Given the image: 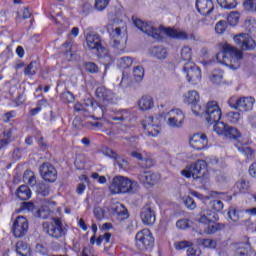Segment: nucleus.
<instances>
[{
  "label": "nucleus",
  "mask_w": 256,
  "mask_h": 256,
  "mask_svg": "<svg viewBox=\"0 0 256 256\" xmlns=\"http://www.w3.org/2000/svg\"><path fill=\"white\" fill-rule=\"evenodd\" d=\"M186 253L188 256H199L201 255V250L195 248L192 243L190 247L187 248Z\"/></svg>",
  "instance_id": "obj_58"
},
{
  "label": "nucleus",
  "mask_w": 256,
  "mask_h": 256,
  "mask_svg": "<svg viewBox=\"0 0 256 256\" xmlns=\"http://www.w3.org/2000/svg\"><path fill=\"white\" fill-rule=\"evenodd\" d=\"M183 71L186 74L188 83H192L193 85H196V83H201V68L196 66L195 63H184Z\"/></svg>",
  "instance_id": "obj_10"
},
{
  "label": "nucleus",
  "mask_w": 256,
  "mask_h": 256,
  "mask_svg": "<svg viewBox=\"0 0 256 256\" xmlns=\"http://www.w3.org/2000/svg\"><path fill=\"white\" fill-rule=\"evenodd\" d=\"M14 117H15V111H9L3 115L2 119L4 123H9V121L14 119Z\"/></svg>",
  "instance_id": "obj_64"
},
{
  "label": "nucleus",
  "mask_w": 256,
  "mask_h": 256,
  "mask_svg": "<svg viewBox=\"0 0 256 256\" xmlns=\"http://www.w3.org/2000/svg\"><path fill=\"white\" fill-rule=\"evenodd\" d=\"M136 81H141L145 77V69L142 66H136L133 70Z\"/></svg>",
  "instance_id": "obj_47"
},
{
  "label": "nucleus",
  "mask_w": 256,
  "mask_h": 256,
  "mask_svg": "<svg viewBox=\"0 0 256 256\" xmlns=\"http://www.w3.org/2000/svg\"><path fill=\"white\" fill-rule=\"evenodd\" d=\"M193 173V179H205L207 175V162L205 160H198L190 165Z\"/></svg>",
  "instance_id": "obj_20"
},
{
  "label": "nucleus",
  "mask_w": 256,
  "mask_h": 256,
  "mask_svg": "<svg viewBox=\"0 0 256 256\" xmlns=\"http://www.w3.org/2000/svg\"><path fill=\"white\" fill-rule=\"evenodd\" d=\"M196 9L200 15L207 16L213 13L215 6L211 0H196Z\"/></svg>",
  "instance_id": "obj_22"
},
{
  "label": "nucleus",
  "mask_w": 256,
  "mask_h": 256,
  "mask_svg": "<svg viewBox=\"0 0 256 256\" xmlns=\"http://www.w3.org/2000/svg\"><path fill=\"white\" fill-rule=\"evenodd\" d=\"M244 27L248 30V33H255L256 21L255 19H248L244 23Z\"/></svg>",
  "instance_id": "obj_53"
},
{
  "label": "nucleus",
  "mask_w": 256,
  "mask_h": 256,
  "mask_svg": "<svg viewBox=\"0 0 256 256\" xmlns=\"http://www.w3.org/2000/svg\"><path fill=\"white\" fill-rule=\"evenodd\" d=\"M139 179L144 185H155L159 181V175L153 172H143L139 175Z\"/></svg>",
  "instance_id": "obj_26"
},
{
  "label": "nucleus",
  "mask_w": 256,
  "mask_h": 256,
  "mask_svg": "<svg viewBox=\"0 0 256 256\" xmlns=\"http://www.w3.org/2000/svg\"><path fill=\"white\" fill-rule=\"evenodd\" d=\"M86 43L88 49L96 50V51H103L105 49L101 44V36L95 33H88L86 36Z\"/></svg>",
  "instance_id": "obj_21"
},
{
  "label": "nucleus",
  "mask_w": 256,
  "mask_h": 256,
  "mask_svg": "<svg viewBox=\"0 0 256 256\" xmlns=\"http://www.w3.org/2000/svg\"><path fill=\"white\" fill-rule=\"evenodd\" d=\"M139 185L136 181H133L124 176H115L112 179V183L109 187L112 195H119L121 193H135Z\"/></svg>",
  "instance_id": "obj_2"
},
{
  "label": "nucleus",
  "mask_w": 256,
  "mask_h": 256,
  "mask_svg": "<svg viewBox=\"0 0 256 256\" xmlns=\"http://www.w3.org/2000/svg\"><path fill=\"white\" fill-rule=\"evenodd\" d=\"M17 197L21 201H27L28 199H31V189H29V186L21 185L17 189Z\"/></svg>",
  "instance_id": "obj_32"
},
{
  "label": "nucleus",
  "mask_w": 256,
  "mask_h": 256,
  "mask_svg": "<svg viewBox=\"0 0 256 256\" xmlns=\"http://www.w3.org/2000/svg\"><path fill=\"white\" fill-rule=\"evenodd\" d=\"M93 213L98 221H102V219L105 218V210H103L101 207H95Z\"/></svg>",
  "instance_id": "obj_57"
},
{
  "label": "nucleus",
  "mask_w": 256,
  "mask_h": 256,
  "mask_svg": "<svg viewBox=\"0 0 256 256\" xmlns=\"http://www.w3.org/2000/svg\"><path fill=\"white\" fill-rule=\"evenodd\" d=\"M216 213L211 212V210H207L204 214H201L200 217L197 219L198 223H201L202 225H208L211 223V221H217V218L215 217Z\"/></svg>",
  "instance_id": "obj_28"
},
{
  "label": "nucleus",
  "mask_w": 256,
  "mask_h": 256,
  "mask_svg": "<svg viewBox=\"0 0 256 256\" xmlns=\"http://www.w3.org/2000/svg\"><path fill=\"white\" fill-rule=\"evenodd\" d=\"M227 29V21L220 20L215 26V31L218 35H223Z\"/></svg>",
  "instance_id": "obj_51"
},
{
  "label": "nucleus",
  "mask_w": 256,
  "mask_h": 256,
  "mask_svg": "<svg viewBox=\"0 0 256 256\" xmlns=\"http://www.w3.org/2000/svg\"><path fill=\"white\" fill-rule=\"evenodd\" d=\"M234 189L235 191H237V193H242V194L249 193V189H251L249 180L241 179L237 181L234 185Z\"/></svg>",
  "instance_id": "obj_31"
},
{
  "label": "nucleus",
  "mask_w": 256,
  "mask_h": 256,
  "mask_svg": "<svg viewBox=\"0 0 256 256\" xmlns=\"http://www.w3.org/2000/svg\"><path fill=\"white\" fill-rule=\"evenodd\" d=\"M190 145L192 149L201 151L202 149H205L207 145H209V139L207 138V135L203 133H196L191 137Z\"/></svg>",
  "instance_id": "obj_18"
},
{
  "label": "nucleus",
  "mask_w": 256,
  "mask_h": 256,
  "mask_svg": "<svg viewBox=\"0 0 256 256\" xmlns=\"http://www.w3.org/2000/svg\"><path fill=\"white\" fill-rule=\"evenodd\" d=\"M214 221H211L205 228H204V233L207 235H213L217 233V231H221V229H225V224L221 223H216Z\"/></svg>",
  "instance_id": "obj_29"
},
{
  "label": "nucleus",
  "mask_w": 256,
  "mask_h": 256,
  "mask_svg": "<svg viewBox=\"0 0 256 256\" xmlns=\"http://www.w3.org/2000/svg\"><path fill=\"white\" fill-rule=\"evenodd\" d=\"M21 209L23 211H35V204L33 202H23Z\"/></svg>",
  "instance_id": "obj_63"
},
{
  "label": "nucleus",
  "mask_w": 256,
  "mask_h": 256,
  "mask_svg": "<svg viewBox=\"0 0 256 256\" xmlns=\"http://www.w3.org/2000/svg\"><path fill=\"white\" fill-rule=\"evenodd\" d=\"M109 109L108 114L104 113L106 117H109L112 121L117 123H124V121L129 120L131 117V110L129 109H112L109 105H106Z\"/></svg>",
  "instance_id": "obj_15"
},
{
  "label": "nucleus",
  "mask_w": 256,
  "mask_h": 256,
  "mask_svg": "<svg viewBox=\"0 0 256 256\" xmlns=\"http://www.w3.org/2000/svg\"><path fill=\"white\" fill-rule=\"evenodd\" d=\"M199 245L202 247H208L209 249H217V242L209 238H200L198 240Z\"/></svg>",
  "instance_id": "obj_41"
},
{
  "label": "nucleus",
  "mask_w": 256,
  "mask_h": 256,
  "mask_svg": "<svg viewBox=\"0 0 256 256\" xmlns=\"http://www.w3.org/2000/svg\"><path fill=\"white\" fill-rule=\"evenodd\" d=\"M43 229L52 239H65L67 231H69L60 218H53L51 223H43Z\"/></svg>",
  "instance_id": "obj_4"
},
{
  "label": "nucleus",
  "mask_w": 256,
  "mask_h": 256,
  "mask_svg": "<svg viewBox=\"0 0 256 256\" xmlns=\"http://www.w3.org/2000/svg\"><path fill=\"white\" fill-rule=\"evenodd\" d=\"M3 137L0 139V151L1 149H5L9 143H11V137H13V129L9 128L3 131Z\"/></svg>",
  "instance_id": "obj_35"
},
{
  "label": "nucleus",
  "mask_w": 256,
  "mask_h": 256,
  "mask_svg": "<svg viewBox=\"0 0 256 256\" xmlns=\"http://www.w3.org/2000/svg\"><path fill=\"white\" fill-rule=\"evenodd\" d=\"M15 251L17 253V255L20 256H31V245H29V243L23 241V240H19L16 244H15Z\"/></svg>",
  "instance_id": "obj_25"
},
{
  "label": "nucleus",
  "mask_w": 256,
  "mask_h": 256,
  "mask_svg": "<svg viewBox=\"0 0 256 256\" xmlns=\"http://www.w3.org/2000/svg\"><path fill=\"white\" fill-rule=\"evenodd\" d=\"M113 216L116 217L117 221H125V219H129V212L122 204H117L112 208Z\"/></svg>",
  "instance_id": "obj_27"
},
{
  "label": "nucleus",
  "mask_w": 256,
  "mask_h": 256,
  "mask_svg": "<svg viewBox=\"0 0 256 256\" xmlns=\"http://www.w3.org/2000/svg\"><path fill=\"white\" fill-rule=\"evenodd\" d=\"M144 133L148 137H157L159 135V128L153 124H146L145 121L142 123Z\"/></svg>",
  "instance_id": "obj_34"
},
{
  "label": "nucleus",
  "mask_w": 256,
  "mask_h": 256,
  "mask_svg": "<svg viewBox=\"0 0 256 256\" xmlns=\"http://www.w3.org/2000/svg\"><path fill=\"white\" fill-rule=\"evenodd\" d=\"M210 81L214 83V85H220L221 81H223V74H212Z\"/></svg>",
  "instance_id": "obj_60"
},
{
  "label": "nucleus",
  "mask_w": 256,
  "mask_h": 256,
  "mask_svg": "<svg viewBox=\"0 0 256 256\" xmlns=\"http://www.w3.org/2000/svg\"><path fill=\"white\" fill-rule=\"evenodd\" d=\"M138 105L141 111H149L154 107L153 98L151 96H142V98L139 100Z\"/></svg>",
  "instance_id": "obj_30"
},
{
  "label": "nucleus",
  "mask_w": 256,
  "mask_h": 256,
  "mask_svg": "<svg viewBox=\"0 0 256 256\" xmlns=\"http://www.w3.org/2000/svg\"><path fill=\"white\" fill-rule=\"evenodd\" d=\"M105 27L110 37V47L116 49L117 51H123V49H125V44L123 42V37H125V34H123L121 27H117L112 23L107 24Z\"/></svg>",
  "instance_id": "obj_6"
},
{
  "label": "nucleus",
  "mask_w": 256,
  "mask_h": 256,
  "mask_svg": "<svg viewBox=\"0 0 256 256\" xmlns=\"http://www.w3.org/2000/svg\"><path fill=\"white\" fill-rule=\"evenodd\" d=\"M36 253L45 256L49 254V249L43 244H36Z\"/></svg>",
  "instance_id": "obj_59"
},
{
  "label": "nucleus",
  "mask_w": 256,
  "mask_h": 256,
  "mask_svg": "<svg viewBox=\"0 0 256 256\" xmlns=\"http://www.w3.org/2000/svg\"><path fill=\"white\" fill-rule=\"evenodd\" d=\"M193 57V50L189 46H184L181 50V59L186 61V63H192L191 59Z\"/></svg>",
  "instance_id": "obj_39"
},
{
  "label": "nucleus",
  "mask_w": 256,
  "mask_h": 256,
  "mask_svg": "<svg viewBox=\"0 0 256 256\" xmlns=\"http://www.w3.org/2000/svg\"><path fill=\"white\" fill-rule=\"evenodd\" d=\"M227 22L232 26L239 23V12H231L227 17Z\"/></svg>",
  "instance_id": "obj_54"
},
{
  "label": "nucleus",
  "mask_w": 256,
  "mask_h": 256,
  "mask_svg": "<svg viewBox=\"0 0 256 256\" xmlns=\"http://www.w3.org/2000/svg\"><path fill=\"white\" fill-rule=\"evenodd\" d=\"M82 105L84 109H87V107H92V109L95 111V115H98L99 117H103L106 114H109V108L107 105H101L97 101H94L93 98H87L82 102Z\"/></svg>",
  "instance_id": "obj_17"
},
{
  "label": "nucleus",
  "mask_w": 256,
  "mask_h": 256,
  "mask_svg": "<svg viewBox=\"0 0 256 256\" xmlns=\"http://www.w3.org/2000/svg\"><path fill=\"white\" fill-rule=\"evenodd\" d=\"M131 65H133V58L125 56L119 59V67H121V69H129Z\"/></svg>",
  "instance_id": "obj_44"
},
{
  "label": "nucleus",
  "mask_w": 256,
  "mask_h": 256,
  "mask_svg": "<svg viewBox=\"0 0 256 256\" xmlns=\"http://www.w3.org/2000/svg\"><path fill=\"white\" fill-rule=\"evenodd\" d=\"M39 173L42 179L48 183H55L57 181V169L49 162H44L39 167Z\"/></svg>",
  "instance_id": "obj_14"
},
{
  "label": "nucleus",
  "mask_w": 256,
  "mask_h": 256,
  "mask_svg": "<svg viewBox=\"0 0 256 256\" xmlns=\"http://www.w3.org/2000/svg\"><path fill=\"white\" fill-rule=\"evenodd\" d=\"M243 7L246 11H250L251 13H255L256 11V0H245L243 3Z\"/></svg>",
  "instance_id": "obj_52"
},
{
  "label": "nucleus",
  "mask_w": 256,
  "mask_h": 256,
  "mask_svg": "<svg viewBox=\"0 0 256 256\" xmlns=\"http://www.w3.org/2000/svg\"><path fill=\"white\" fill-rule=\"evenodd\" d=\"M228 105L232 109H238V111H252L253 105H255V98L242 97L237 100H235V98H230L228 100Z\"/></svg>",
  "instance_id": "obj_12"
},
{
  "label": "nucleus",
  "mask_w": 256,
  "mask_h": 256,
  "mask_svg": "<svg viewBox=\"0 0 256 256\" xmlns=\"http://www.w3.org/2000/svg\"><path fill=\"white\" fill-rule=\"evenodd\" d=\"M228 217L231 221L237 222L239 220V212L237 209H230L228 211Z\"/></svg>",
  "instance_id": "obj_61"
},
{
  "label": "nucleus",
  "mask_w": 256,
  "mask_h": 256,
  "mask_svg": "<svg viewBox=\"0 0 256 256\" xmlns=\"http://www.w3.org/2000/svg\"><path fill=\"white\" fill-rule=\"evenodd\" d=\"M24 75L26 77H33L37 75V61L30 62L24 69Z\"/></svg>",
  "instance_id": "obj_38"
},
{
  "label": "nucleus",
  "mask_w": 256,
  "mask_h": 256,
  "mask_svg": "<svg viewBox=\"0 0 256 256\" xmlns=\"http://www.w3.org/2000/svg\"><path fill=\"white\" fill-rule=\"evenodd\" d=\"M177 229H181L182 231H185V229H190L191 224H189V220L187 219H180L176 222Z\"/></svg>",
  "instance_id": "obj_55"
},
{
  "label": "nucleus",
  "mask_w": 256,
  "mask_h": 256,
  "mask_svg": "<svg viewBox=\"0 0 256 256\" xmlns=\"http://www.w3.org/2000/svg\"><path fill=\"white\" fill-rule=\"evenodd\" d=\"M131 157H133L134 159H137L138 161H142L141 163V167H151L153 165V161H151V159L149 158H143V154L137 152V151H133L131 152Z\"/></svg>",
  "instance_id": "obj_37"
},
{
  "label": "nucleus",
  "mask_w": 256,
  "mask_h": 256,
  "mask_svg": "<svg viewBox=\"0 0 256 256\" xmlns=\"http://www.w3.org/2000/svg\"><path fill=\"white\" fill-rule=\"evenodd\" d=\"M151 55L156 59H167L168 52L163 46H154L151 49Z\"/></svg>",
  "instance_id": "obj_33"
},
{
  "label": "nucleus",
  "mask_w": 256,
  "mask_h": 256,
  "mask_svg": "<svg viewBox=\"0 0 256 256\" xmlns=\"http://www.w3.org/2000/svg\"><path fill=\"white\" fill-rule=\"evenodd\" d=\"M235 43L240 45L243 51H249L251 49H255L256 43L253 38H251L248 34H239L234 37Z\"/></svg>",
  "instance_id": "obj_19"
},
{
  "label": "nucleus",
  "mask_w": 256,
  "mask_h": 256,
  "mask_svg": "<svg viewBox=\"0 0 256 256\" xmlns=\"http://www.w3.org/2000/svg\"><path fill=\"white\" fill-rule=\"evenodd\" d=\"M36 193L37 195H41V197H49V193H51V187L49 184L41 182L36 185Z\"/></svg>",
  "instance_id": "obj_36"
},
{
  "label": "nucleus",
  "mask_w": 256,
  "mask_h": 256,
  "mask_svg": "<svg viewBox=\"0 0 256 256\" xmlns=\"http://www.w3.org/2000/svg\"><path fill=\"white\" fill-rule=\"evenodd\" d=\"M111 0H95L94 7L97 11H105Z\"/></svg>",
  "instance_id": "obj_48"
},
{
  "label": "nucleus",
  "mask_w": 256,
  "mask_h": 256,
  "mask_svg": "<svg viewBox=\"0 0 256 256\" xmlns=\"http://www.w3.org/2000/svg\"><path fill=\"white\" fill-rule=\"evenodd\" d=\"M114 62H115V60L113 59V57H111V55L104 56L103 65H105V69H109L113 65Z\"/></svg>",
  "instance_id": "obj_62"
},
{
  "label": "nucleus",
  "mask_w": 256,
  "mask_h": 256,
  "mask_svg": "<svg viewBox=\"0 0 256 256\" xmlns=\"http://www.w3.org/2000/svg\"><path fill=\"white\" fill-rule=\"evenodd\" d=\"M200 115L206 119L208 125H219V123H222L220 122L222 112L217 101L208 102L206 107H202Z\"/></svg>",
  "instance_id": "obj_5"
},
{
  "label": "nucleus",
  "mask_w": 256,
  "mask_h": 256,
  "mask_svg": "<svg viewBox=\"0 0 256 256\" xmlns=\"http://www.w3.org/2000/svg\"><path fill=\"white\" fill-rule=\"evenodd\" d=\"M236 255L239 256H251L253 255V248L251 247V242L249 238H244L243 242H239L236 245Z\"/></svg>",
  "instance_id": "obj_24"
},
{
  "label": "nucleus",
  "mask_w": 256,
  "mask_h": 256,
  "mask_svg": "<svg viewBox=\"0 0 256 256\" xmlns=\"http://www.w3.org/2000/svg\"><path fill=\"white\" fill-rule=\"evenodd\" d=\"M216 59L218 63H222V65L237 63L243 59V52L229 44H225L222 48V51L216 55Z\"/></svg>",
  "instance_id": "obj_3"
},
{
  "label": "nucleus",
  "mask_w": 256,
  "mask_h": 256,
  "mask_svg": "<svg viewBox=\"0 0 256 256\" xmlns=\"http://www.w3.org/2000/svg\"><path fill=\"white\" fill-rule=\"evenodd\" d=\"M209 207L212 211L219 213V211H223V201L221 200H212L209 202Z\"/></svg>",
  "instance_id": "obj_45"
},
{
  "label": "nucleus",
  "mask_w": 256,
  "mask_h": 256,
  "mask_svg": "<svg viewBox=\"0 0 256 256\" xmlns=\"http://www.w3.org/2000/svg\"><path fill=\"white\" fill-rule=\"evenodd\" d=\"M213 130L217 135H224L227 139H239L241 138V132L233 127L225 124L224 122H220L217 125H214Z\"/></svg>",
  "instance_id": "obj_11"
},
{
  "label": "nucleus",
  "mask_w": 256,
  "mask_h": 256,
  "mask_svg": "<svg viewBox=\"0 0 256 256\" xmlns=\"http://www.w3.org/2000/svg\"><path fill=\"white\" fill-rule=\"evenodd\" d=\"M102 153L106 157L114 159V165H118L119 169H122L123 171L129 169V162L125 158L119 156L113 149L106 147L102 150Z\"/></svg>",
  "instance_id": "obj_16"
},
{
  "label": "nucleus",
  "mask_w": 256,
  "mask_h": 256,
  "mask_svg": "<svg viewBox=\"0 0 256 256\" xmlns=\"http://www.w3.org/2000/svg\"><path fill=\"white\" fill-rule=\"evenodd\" d=\"M60 99L63 103H73L75 101V95L71 91H65L60 95Z\"/></svg>",
  "instance_id": "obj_46"
},
{
  "label": "nucleus",
  "mask_w": 256,
  "mask_h": 256,
  "mask_svg": "<svg viewBox=\"0 0 256 256\" xmlns=\"http://www.w3.org/2000/svg\"><path fill=\"white\" fill-rule=\"evenodd\" d=\"M96 97L97 99H100L103 104L100 105H117L119 103V96L113 92V90L105 87L100 86L96 89Z\"/></svg>",
  "instance_id": "obj_8"
},
{
  "label": "nucleus",
  "mask_w": 256,
  "mask_h": 256,
  "mask_svg": "<svg viewBox=\"0 0 256 256\" xmlns=\"http://www.w3.org/2000/svg\"><path fill=\"white\" fill-rule=\"evenodd\" d=\"M217 3L222 7V9L230 10L237 7V0H217Z\"/></svg>",
  "instance_id": "obj_40"
},
{
  "label": "nucleus",
  "mask_w": 256,
  "mask_h": 256,
  "mask_svg": "<svg viewBox=\"0 0 256 256\" xmlns=\"http://www.w3.org/2000/svg\"><path fill=\"white\" fill-rule=\"evenodd\" d=\"M227 119L230 123H239V119H241V113L235 111L228 112Z\"/></svg>",
  "instance_id": "obj_50"
},
{
  "label": "nucleus",
  "mask_w": 256,
  "mask_h": 256,
  "mask_svg": "<svg viewBox=\"0 0 256 256\" xmlns=\"http://www.w3.org/2000/svg\"><path fill=\"white\" fill-rule=\"evenodd\" d=\"M200 99L199 92L195 90H190L184 95V103L191 105L192 113L196 116H201L203 113V106L199 104Z\"/></svg>",
  "instance_id": "obj_9"
},
{
  "label": "nucleus",
  "mask_w": 256,
  "mask_h": 256,
  "mask_svg": "<svg viewBox=\"0 0 256 256\" xmlns=\"http://www.w3.org/2000/svg\"><path fill=\"white\" fill-rule=\"evenodd\" d=\"M136 247L139 251H151L155 247V237L149 229H143L136 233Z\"/></svg>",
  "instance_id": "obj_7"
},
{
  "label": "nucleus",
  "mask_w": 256,
  "mask_h": 256,
  "mask_svg": "<svg viewBox=\"0 0 256 256\" xmlns=\"http://www.w3.org/2000/svg\"><path fill=\"white\" fill-rule=\"evenodd\" d=\"M142 223L144 225H154L157 221L155 211L151 207H144L140 213Z\"/></svg>",
  "instance_id": "obj_23"
},
{
  "label": "nucleus",
  "mask_w": 256,
  "mask_h": 256,
  "mask_svg": "<svg viewBox=\"0 0 256 256\" xmlns=\"http://www.w3.org/2000/svg\"><path fill=\"white\" fill-rule=\"evenodd\" d=\"M172 117L176 118V123L183 127V121H185V114L180 109L171 110Z\"/></svg>",
  "instance_id": "obj_42"
},
{
  "label": "nucleus",
  "mask_w": 256,
  "mask_h": 256,
  "mask_svg": "<svg viewBox=\"0 0 256 256\" xmlns=\"http://www.w3.org/2000/svg\"><path fill=\"white\" fill-rule=\"evenodd\" d=\"M85 69L87 73H99V66L95 62H86Z\"/></svg>",
  "instance_id": "obj_56"
},
{
  "label": "nucleus",
  "mask_w": 256,
  "mask_h": 256,
  "mask_svg": "<svg viewBox=\"0 0 256 256\" xmlns=\"http://www.w3.org/2000/svg\"><path fill=\"white\" fill-rule=\"evenodd\" d=\"M183 201H184L185 207H187V209H189L190 211H193L194 209H196L197 204L195 203V200H193L191 196H185L183 198Z\"/></svg>",
  "instance_id": "obj_49"
},
{
  "label": "nucleus",
  "mask_w": 256,
  "mask_h": 256,
  "mask_svg": "<svg viewBox=\"0 0 256 256\" xmlns=\"http://www.w3.org/2000/svg\"><path fill=\"white\" fill-rule=\"evenodd\" d=\"M27 231H29V222L27 221V218L18 216L12 226L14 237L21 239V237H25Z\"/></svg>",
  "instance_id": "obj_13"
},
{
  "label": "nucleus",
  "mask_w": 256,
  "mask_h": 256,
  "mask_svg": "<svg viewBox=\"0 0 256 256\" xmlns=\"http://www.w3.org/2000/svg\"><path fill=\"white\" fill-rule=\"evenodd\" d=\"M238 151H240V153L245 155L247 157V159H250V160L253 159V157L255 155V150H253L249 146H240V147H238Z\"/></svg>",
  "instance_id": "obj_43"
},
{
  "label": "nucleus",
  "mask_w": 256,
  "mask_h": 256,
  "mask_svg": "<svg viewBox=\"0 0 256 256\" xmlns=\"http://www.w3.org/2000/svg\"><path fill=\"white\" fill-rule=\"evenodd\" d=\"M132 21L137 29L148 35V37L154 38L156 41H163L161 31H164V33L171 39H178L180 41H187V39H192V41H195V34H190L189 36L185 31H179L171 27L165 28L160 26L159 29H157L156 27L149 25V23L135 17H132Z\"/></svg>",
  "instance_id": "obj_1"
}]
</instances>
